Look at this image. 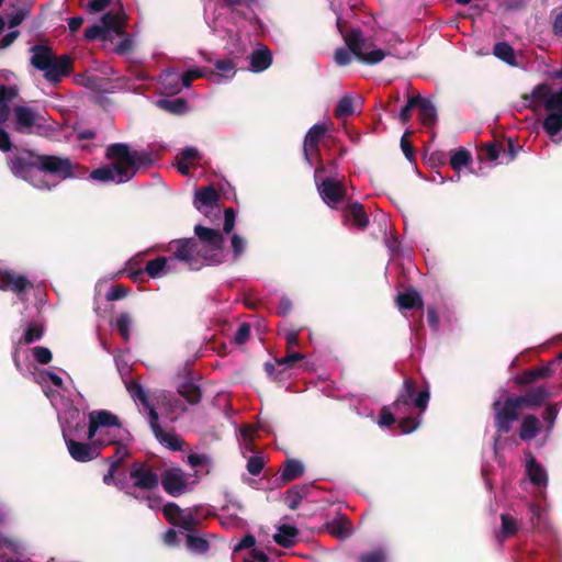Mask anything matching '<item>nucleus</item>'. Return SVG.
Wrapping results in <instances>:
<instances>
[{
  "label": "nucleus",
  "mask_w": 562,
  "mask_h": 562,
  "mask_svg": "<svg viewBox=\"0 0 562 562\" xmlns=\"http://www.w3.org/2000/svg\"><path fill=\"white\" fill-rule=\"evenodd\" d=\"M325 529L329 535L338 539L349 538L352 533L351 524L346 516H339L331 521H327Z\"/></svg>",
  "instance_id": "obj_26"
},
{
  "label": "nucleus",
  "mask_w": 562,
  "mask_h": 562,
  "mask_svg": "<svg viewBox=\"0 0 562 562\" xmlns=\"http://www.w3.org/2000/svg\"><path fill=\"white\" fill-rule=\"evenodd\" d=\"M37 169L60 179L76 177V173L74 172V165L67 157H59L55 155H38Z\"/></svg>",
  "instance_id": "obj_12"
},
{
  "label": "nucleus",
  "mask_w": 562,
  "mask_h": 562,
  "mask_svg": "<svg viewBox=\"0 0 562 562\" xmlns=\"http://www.w3.org/2000/svg\"><path fill=\"white\" fill-rule=\"evenodd\" d=\"M126 389L132 398L135 401H139L144 408L148 411V413L150 412V408H155L150 404L149 398L140 383L136 381H130L126 384Z\"/></svg>",
  "instance_id": "obj_38"
},
{
  "label": "nucleus",
  "mask_w": 562,
  "mask_h": 562,
  "mask_svg": "<svg viewBox=\"0 0 562 562\" xmlns=\"http://www.w3.org/2000/svg\"><path fill=\"white\" fill-rule=\"evenodd\" d=\"M18 88L15 86L0 85V103L9 104L18 97Z\"/></svg>",
  "instance_id": "obj_61"
},
{
  "label": "nucleus",
  "mask_w": 562,
  "mask_h": 562,
  "mask_svg": "<svg viewBox=\"0 0 562 562\" xmlns=\"http://www.w3.org/2000/svg\"><path fill=\"white\" fill-rule=\"evenodd\" d=\"M416 390L415 380L413 378H406L396 400L392 404L394 412L398 416L406 414L412 405L418 408L420 414L426 411L430 398L429 387L426 386L419 392H416Z\"/></svg>",
  "instance_id": "obj_8"
},
{
  "label": "nucleus",
  "mask_w": 562,
  "mask_h": 562,
  "mask_svg": "<svg viewBox=\"0 0 562 562\" xmlns=\"http://www.w3.org/2000/svg\"><path fill=\"white\" fill-rule=\"evenodd\" d=\"M335 63L340 66H348L352 61L351 52L347 48L339 47L335 50Z\"/></svg>",
  "instance_id": "obj_64"
},
{
  "label": "nucleus",
  "mask_w": 562,
  "mask_h": 562,
  "mask_svg": "<svg viewBox=\"0 0 562 562\" xmlns=\"http://www.w3.org/2000/svg\"><path fill=\"white\" fill-rule=\"evenodd\" d=\"M327 132L325 124H314L306 133L303 142V158L313 166L314 158H319V143Z\"/></svg>",
  "instance_id": "obj_17"
},
{
  "label": "nucleus",
  "mask_w": 562,
  "mask_h": 562,
  "mask_svg": "<svg viewBox=\"0 0 562 562\" xmlns=\"http://www.w3.org/2000/svg\"><path fill=\"white\" fill-rule=\"evenodd\" d=\"M30 52L31 65L44 71V78L53 85L59 83L64 77L72 72V58L67 54L56 56L50 46L43 44L31 46Z\"/></svg>",
  "instance_id": "obj_4"
},
{
  "label": "nucleus",
  "mask_w": 562,
  "mask_h": 562,
  "mask_svg": "<svg viewBox=\"0 0 562 562\" xmlns=\"http://www.w3.org/2000/svg\"><path fill=\"white\" fill-rule=\"evenodd\" d=\"M37 156L31 151H25L10 158L9 166L11 171L19 177H25L31 169H37Z\"/></svg>",
  "instance_id": "obj_21"
},
{
  "label": "nucleus",
  "mask_w": 562,
  "mask_h": 562,
  "mask_svg": "<svg viewBox=\"0 0 562 562\" xmlns=\"http://www.w3.org/2000/svg\"><path fill=\"white\" fill-rule=\"evenodd\" d=\"M358 562H386V555L383 550H373L359 555Z\"/></svg>",
  "instance_id": "obj_60"
},
{
  "label": "nucleus",
  "mask_w": 562,
  "mask_h": 562,
  "mask_svg": "<svg viewBox=\"0 0 562 562\" xmlns=\"http://www.w3.org/2000/svg\"><path fill=\"white\" fill-rule=\"evenodd\" d=\"M159 482L164 491L172 497H179L188 487V479L183 470L178 467L165 469Z\"/></svg>",
  "instance_id": "obj_15"
},
{
  "label": "nucleus",
  "mask_w": 562,
  "mask_h": 562,
  "mask_svg": "<svg viewBox=\"0 0 562 562\" xmlns=\"http://www.w3.org/2000/svg\"><path fill=\"white\" fill-rule=\"evenodd\" d=\"M170 260L183 263L191 271H199L203 267L223 263L218 254H209L204 245L195 237L173 239L168 245Z\"/></svg>",
  "instance_id": "obj_3"
},
{
  "label": "nucleus",
  "mask_w": 562,
  "mask_h": 562,
  "mask_svg": "<svg viewBox=\"0 0 562 562\" xmlns=\"http://www.w3.org/2000/svg\"><path fill=\"white\" fill-rule=\"evenodd\" d=\"M551 94L552 93H551L550 86L548 83H540L533 88L530 97L525 95L524 99L525 100L532 99L529 106L532 109H536V108H538L539 102L544 101V103H546L548 98H550Z\"/></svg>",
  "instance_id": "obj_39"
},
{
  "label": "nucleus",
  "mask_w": 562,
  "mask_h": 562,
  "mask_svg": "<svg viewBox=\"0 0 562 562\" xmlns=\"http://www.w3.org/2000/svg\"><path fill=\"white\" fill-rule=\"evenodd\" d=\"M186 409L187 408L183 405V403L181 402V400H179L177 397L169 398L166 402V414H167V416L169 417V419L171 422H173V420H176L178 418V414L177 413H184Z\"/></svg>",
  "instance_id": "obj_51"
},
{
  "label": "nucleus",
  "mask_w": 562,
  "mask_h": 562,
  "mask_svg": "<svg viewBox=\"0 0 562 562\" xmlns=\"http://www.w3.org/2000/svg\"><path fill=\"white\" fill-rule=\"evenodd\" d=\"M131 441L132 440H121L119 442H109V446L110 445L115 446V453L113 456L106 458L105 461L108 463H112V461H120V467H121L122 463L124 462V460L130 456L127 446Z\"/></svg>",
  "instance_id": "obj_47"
},
{
  "label": "nucleus",
  "mask_w": 562,
  "mask_h": 562,
  "mask_svg": "<svg viewBox=\"0 0 562 562\" xmlns=\"http://www.w3.org/2000/svg\"><path fill=\"white\" fill-rule=\"evenodd\" d=\"M521 147L517 145L516 140L508 138L506 144H501V151L506 158V162L513 161L517 157V153Z\"/></svg>",
  "instance_id": "obj_54"
},
{
  "label": "nucleus",
  "mask_w": 562,
  "mask_h": 562,
  "mask_svg": "<svg viewBox=\"0 0 562 562\" xmlns=\"http://www.w3.org/2000/svg\"><path fill=\"white\" fill-rule=\"evenodd\" d=\"M502 528L501 533L505 538L513 537L518 531L517 521L508 514L501 515Z\"/></svg>",
  "instance_id": "obj_49"
},
{
  "label": "nucleus",
  "mask_w": 562,
  "mask_h": 562,
  "mask_svg": "<svg viewBox=\"0 0 562 562\" xmlns=\"http://www.w3.org/2000/svg\"><path fill=\"white\" fill-rule=\"evenodd\" d=\"M337 27L342 34L348 49L361 63L375 65L382 61L386 56L383 49L373 48V42L370 38L364 37L359 27L351 29L349 32L344 33L342 22L340 19L337 20Z\"/></svg>",
  "instance_id": "obj_7"
},
{
  "label": "nucleus",
  "mask_w": 562,
  "mask_h": 562,
  "mask_svg": "<svg viewBox=\"0 0 562 562\" xmlns=\"http://www.w3.org/2000/svg\"><path fill=\"white\" fill-rule=\"evenodd\" d=\"M194 234L195 240H200L209 254L221 255L220 252L223 250L225 239L220 231L195 225Z\"/></svg>",
  "instance_id": "obj_19"
},
{
  "label": "nucleus",
  "mask_w": 562,
  "mask_h": 562,
  "mask_svg": "<svg viewBox=\"0 0 562 562\" xmlns=\"http://www.w3.org/2000/svg\"><path fill=\"white\" fill-rule=\"evenodd\" d=\"M308 490L307 485H294L289 488L284 495L286 506L292 510L297 509L302 499L307 496Z\"/></svg>",
  "instance_id": "obj_34"
},
{
  "label": "nucleus",
  "mask_w": 562,
  "mask_h": 562,
  "mask_svg": "<svg viewBox=\"0 0 562 562\" xmlns=\"http://www.w3.org/2000/svg\"><path fill=\"white\" fill-rule=\"evenodd\" d=\"M171 261L170 260V257L169 258H166V257H157L153 260H149L147 261L146 266H145V272L150 277V278H158L161 272L166 271V270H170V267L168 266V262Z\"/></svg>",
  "instance_id": "obj_41"
},
{
  "label": "nucleus",
  "mask_w": 562,
  "mask_h": 562,
  "mask_svg": "<svg viewBox=\"0 0 562 562\" xmlns=\"http://www.w3.org/2000/svg\"><path fill=\"white\" fill-rule=\"evenodd\" d=\"M132 318L128 313H121L115 321V327L124 340H128Z\"/></svg>",
  "instance_id": "obj_50"
},
{
  "label": "nucleus",
  "mask_w": 562,
  "mask_h": 562,
  "mask_svg": "<svg viewBox=\"0 0 562 562\" xmlns=\"http://www.w3.org/2000/svg\"><path fill=\"white\" fill-rule=\"evenodd\" d=\"M97 436L104 446H109V442L132 440V435L123 427L120 418L106 409L89 413L87 439L92 440Z\"/></svg>",
  "instance_id": "obj_5"
},
{
  "label": "nucleus",
  "mask_w": 562,
  "mask_h": 562,
  "mask_svg": "<svg viewBox=\"0 0 562 562\" xmlns=\"http://www.w3.org/2000/svg\"><path fill=\"white\" fill-rule=\"evenodd\" d=\"M32 288L33 284L31 281L13 270H5L0 273V289L2 291H11L20 296Z\"/></svg>",
  "instance_id": "obj_20"
},
{
  "label": "nucleus",
  "mask_w": 562,
  "mask_h": 562,
  "mask_svg": "<svg viewBox=\"0 0 562 562\" xmlns=\"http://www.w3.org/2000/svg\"><path fill=\"white\" fill-rule=\"evenodd\" d=\"M183 512L184 510L182 508H180L179 505H177L176 503H172V502L167 503L162 507V514H164L165 518L173 526H177Z\"/></svg>",
  "instance_id": "obj_48"
},
{
  "label": "nucleus",
  "mask_w": 562,
  "mask_h": 562,
  "mask_svg": "<svg viewBox=\"0 0 562 562\" xmlns=\"http://www.w3.org/2000/svg\"><path fill=\"white\" fill-rule=\"evenodd\" d=\"M201 525V520L190 512H183L180 517L177 527L187 531V533L196 532L198 527Z\"/></svg>",
  "instance_id": "obj_45"
},
{
  "label": "nucleus",
  "mask_w": 562,
  "mask_h": 562,
  "mask_svg": "<svg viewBox=\"0 0 562 562\" xmlns=\"http://www.w3.org/2000/svg\"><path fill=\"white\" fill-rule=\"evenodd\" d=\"M250 67L254 72H261L272 64V54L268 47L256 49L249 56Z\"/></svg>",
  "instance_id": "obj_28"
},
{
  "label": "nucleus",
  "mask_w": 562,
  "mask_h": 562,
  "mask_svg": "<svg viewBox=\"0 0 562 562\" xmlns=\"http://www.w3.org/2000/svg\"><path fill=\"white\" fill-rule=\"evenodd\" d=\"M540 431V422L535 415H527L524 417L520 428L519 437L521 440H529L535 438Z\"/></svg>",
  "instance_id": "obj_35"
},
{
  "label": "nucleus",
  "mask_w": 562,
  "mask_h": 562,
  "mask_svg": "<svg viewBox=\"0 0 562 562\" xmlns=\"http://www.w3.org/2000/svg\"><path fill=\"white\" fill-rule=\"evenodd\" d=\"M63 438L70 457L80 463H86L97 459L101 454V450L105 447L98 438L89 440V442H80L69 437L67 430L63 429Z\"/></svg>",
  "instance_id": "obj_11"
},
{
  "label": "nucleus",
  "mask_w": 562,
  "mask_h": 562,
  "mask_svg": "<svg viewBox=\"0 0 562 562\" xmlns=\"http://www.w3.org/2000/svg\"><path fill=\"white\" fill-rule=\"evenodd\" d=\"M395 415L397 414L394 412L392 405L383 406L380 411V425L384 427L393 425L396 422Z\"/></svg>",
  "instance_id": "obj_59"
},
{
  "label": "nucleus",
  "mask_w": 562,
  "mask_h": 562,
  "mask_svg": "<svg viewBox=\"0 0 562 562\" xmlns=\"http://www.w3.org/2000/svg\"><path fill=\"white\" fill-rule=\"evenodd\" d=\"M105 158L112 160V162L92 170L90 172L92 180L125 183L136 176L139 165L150 161L147 154L131 151L130 146L125 143L109 145L105 150Z\"/></svg>",
  "instance_id": "obj_1"
},
{
  "label": "nucleus",
  "mask_w": 562,
  "mask_h": 562,
  "mask_svg": "<svg viewBox=\"0 0 562 562\" xmlns=\"http://www.w3.org/2000/svg\"><path fill=\"white\" fill-rule=\"evenodd\" d=\"M304 358L303 353L293 352L288 349V352L284 357L276 359V363L280 367L292 368L297 361H301Z\"/></svg>",
  "instance_id": "obj_55"
},
{
  "label": "nucleus",
  "mask_w": 562,
  "mask_h": 562,
  "mask_svg": "<svg viewBox=\"0 0 562 562\" xmlns=\"http://www.w3.org/2000/svg\"><path fill=\"white\" fill-rule=\"evenodd\" d=\"M220 200V194L213 186L201 188L195 192L194 205L201 210V205L214 206Z\"/></svg>",
  "instance_id": "obj_32"
},
{
  "label": "nucleus",
  "mask_w": 562,
  "mask_h": 562,
  "mask_svg": "<svg viewBox=\"0 0 562 562\" xmlns=\"http://www.w3.org/2000/svg\"><path fill=\"white\" fill-rule=\"evenodd\" d=\"M33 357L41 364H48L53 359L52 351L44 346H36L32 349Z\"/></svg>",
  "instance_id": "obj_58"
},
{
  "label": "nucleus",
  "mask_w": 562,
  "mask_h": 562,
  "mask_svg": "<svg viewBox=\"0 0 562 562\" xmlns=\"http://www.w3.org/2000/svg\"><path fill=\"white\" fill-rule=\"evenodd\" d=\"M337 27L342 34L348 49L361 63L375 65L382 61L386 56L383 49L373 48V42L370 38L364 37L359 27L351 29L349 32L344 33L342 22L340 19L337 20Z\"/></svg>",
  "instance_id": "obj_6"
},
{
  "label": "nucleus",
  "mask_w": 562,
  "mask_h": 562,
  "mask_svg": "<svg viewBox=\"0 0 562 562\" xmlns=\"http://www.w3.org/2000/svg\"><path fill=\"white\" fill-rule=\"evenodd\" d=\"M420 420L414 416H406L398 420V428L402 434H411L418 428Z\"/></svg>",
  "instance_id": "obj_56"
},
{
  "label": "nucleus",
  "mask_w": 562,
  "mask_h": 562,
  "mask_svg": "<svg viewBox=\"0 0 562 562\" xmlns=\"http://www.w3.org/2000/svg\"><path fill=\"white\" fill-rule=\"evenodd\" d=\"M14 113V131L20 134H36L40 136L47 135L50 127L46 124L44 116L38 114L33 108L25 105H15Z\"/></svg>",
  "instance_id": "obj_10"
},
{
  "label": "nucleus",
  "mask_w": 562,
  "mask_h": 562,
  "mask_svg": "<svg viewBox=\"0 0 562 562\" xmlns=\"http://www.w3.org/2000/svg\"><path fill=\"white\" fill-rule=\"evenodd\" d=\"M395 303L401 311L406 310H423L424 308V300L420 293L414 289L409 288L404 292H400L395 297Z\"/></svg>",
  "instance_id": "obj_22"
},
{
  "label": "nucleus",
  "mask_w": 562,
  "mask_h": 562,
  "mask_svg": "<svg viewBox=\"0 0 562 562\" xmlns=\"http://www.w3.org/2000/svg\"><path fill=\"white\" fill-rule=\"evenodd\" d=\"M471 160V153L468 149L461 147L452 154L450 158V165L453 170L460 171L463 167H467Z\"/></svg>",
  "instance_id": "obj_44"
},
{
  "label": "nucleus",
  "mask_w": 562,
  "mask_h": 562,
  "mask_svg": "<svg viewBox=\"0 0 562 562\" xmlns=\"http://www.w3.org/2000/svg\"><path fill=\"white\" fill-rule=\"evenodd\" d=\"M479 155L482 160L486 159L490 161H495L501 155V145L496 143L485 144L483 147H481Z\"/></svg>",
  "instance_id": "obj_52"
},
{
  "label": "nucleus",
  "mask_w": 562,
  "mask_h": 562,
  "mask_svg": "<svg viewBox=\"0 0 562 562\" xmlns=\"http://www.w3.org/2000/svg\"><path fill=\"white\" fill-rule=\"evenodd\" d=\"M149 427L155 438L165 447L172 451H181L183 440L175 431H166L159 424V416L155 408L149 412Z\"/></svg>",
  "instance_id": "obj_18"
},
{
  "label": "nucleus",
  "mask_w": 562,
  "mask_h": 562,
  "mask_svg": "<svg viewBox=\"0 0 562 562\" xmlns=\"http://www.w3.org/2000/svg\"><path fill=\"white\" fill-rule=\"evenodd\" d=\"M304 465L296 459H286L283 464L280 481L285 484L301 477L304 474Z\"/></svg>",
  "instance_id": "obj_30"
},
{
  "label": "nucleus",
  "mask_w": 562,
  "mask_h": 562,
  "mask_svg": "<svg viewBox=\"0 0 562 562\" xmlns=\"http://www.w3.org/2000/svg\"><path fill=\"white\" fill-rule=\"evenodd\" d=\"M299 529L291 525H280L277 532L273 535V540L277 544L283 548H291L297 541Z\"/></svg>",
  "instance_id": "obj_25"
},
{
  "label": "nucleus",
  "mask_w": 562,
  "mask_h": 562,
  "mask_svg": "<svg viewBox=\"0 0 562 562\" xmlns=\"http://www.w3.org/2000/svg\"><path fill=\"white\" fill-rule=\"evenodd\" d=\"M44 333L45 329L43 325L38 323H30L19 342L30 345L34 341L41 340L44 336Z\"/></svg>",
  "instance_id": "obj_42"
},
{
  "label": "nucleus",
  "mask_w": 562,
  "mask_h": 562,
  "mask_svg": "<svg viewBox=\"0 0 562 562\" xmlns=\"http://www.w3.org/2000/svg\"><path fill=\"white\" fill-rule=\"evenodd\" d=\"M520 408H536L541 406L550 397L549 391L544 386H537L527 391L524 395H516Z\"/></svg>",
  "instance_id": "obj_23"
},
{
  "label": "nucleus",
  "mask_w": 562,
  "mask_h": 562,
  "mask_svg": "<svg viewBox=\"0 0 562 562\" xmlns=\"http://www.w3.org/2000/svg\"><path fill=\"white\" fill-rule=\"evenodd\" d=\"M186 544L187 548L195 554H205L211 547L209 540L200 535L199 531L187 533Z\"/></svg>",
  "instance_id": "obj_33"
},
{
  "label": "nucleus",
  "mask_w": 562,
  "mask_h": 562,
  "mask_svg": "<svg viewBox=\"0 0 562 562\" xmlns=\"http://www.w3.org/2000/svg\"><path fill=\"white\" fill-rule=\"evenodd\" d=\"M127 18L123 9L119 11H109L100 18V23L92 24L85 30L83 38L88 42L93 41H113L114 36L121 38L114 48L117 55H126L133 49V41L130 34L125 32Z\"/></svg>",
  "instance_id": "obj_2"
},
{
  "label": "nucleus",
  "mask_w": 562,
  "mask_h": 562,
  "mask_svg": "<svg viewBox=\"0 0 562 562\" xmlns=\"http://www.w3.org/2000/svg\"><path fill=\"white\" fill-rule=\"evenodd\" d=\"M344 217L351 221L358 229H366L369 225V217L362 204L355 202L347 206L344 212Z\"/></svg>",
  "instance_id": "obj_24"
},
{
  "label": "nucleus",
  "mask_w": 562,
  "mask_h": 562,
  "mask_svg": "<svg viewBox=\"0 0 562 562\" xmlns=\"http://www.w3.org/2000/svg\"><path fill=\"white\" fill-rule=\"evenodd\" d=\"M420 95L409 97L407 103L401 109L398 119L402 123H407L412 119V110L417 108Z\"/></svg>",
  "instance_id": "obj_53"
},
{
  "label": "nucleus",
  "mask_w": 562,
  "mask_h": 562,
  "mask_svg": "<svg viewBox=\"0 0 562 562\" xmlns=\"http://www.w3.org/2000/svg\"><path fill=\"white\" fill-rule=\"evenodd\" d=\"M157 106L168 113L175 114V115H181L186 113L188 109V102L183 98H176V99H159L157 101Z\"/></svg>",
  "instance_id": "obj_36"
},
{
  "label": "nucleus",
  "mask_w": 562,
  "mask_h": 562,
  "mask_svg": "<svg viewBox=\"0 0 562 562\" xmlns=\"http://www.w3.org/2000/svg\"><path fill=\"white\" fill-rule=\"evenodd\" d=\"M161 88L168 94H176L184 87L182 86L181 77L176 74L168 72L161 80Z\"/></svg>",
  "instance_id": "obj_43"
},
{
  "label": "nucleus",
  "mask_w": 562,
  "mask_h": 562,
  "mask_svg": "<svg viewBox=\"0 0 562 562\" xmlns=\"http://www.w3.org/2000/svg\"><path fill=\"white\" fill-rule=\"evenodd\" d=\"M548 115L543 121V128L550 136L562 131V88L548 98L544 104Z\"/></svg>",
  "instance_id": "obj_14"
},
{
  "label": "nucleus",
  "mask_w": 562,
  "mask_h": 562,
  "mask_svg": "<svg viewBox=\"0 0 562 562\" xmlns=\"http://www.w3.org/2000/svg\"><path fill=\"white\" fill-rule=\"evenodd\" d=\"M178 393L182 396L190 405H195L201 401L202 392L198 384L192 380L187 379L178 386Z\"/></svg>",
  "instance_id": "obj_31"
},
{
  "label": "nucleus",
  "mask_w": 562,
  "mask_h": 562,
  "mask_svg": "<svg viewBox=\"0 0 562 562\" xmlns=\"http://www.w3.org/2000/svg\"><path fill=\"white\" fill-rule=\"evenodd\" d=\"M128 294V289L122 284H115L112 285L109 291L106 292V300L108 301H116L124 299Z\"/></svg>",
  "instance_id": "obj_63"
},
{
  "label": "nucleus",
  "mask_w": 562,
  "mask_h": 562,
  "mask_svg": "<svg viewBox=\"0 0 562 562\" xmlns=\"http://www.w3.org/2000/svg\"><path fill=\"white\" fill-rule=\"evenodd\" d=\"M317 190L322 200L331 209L345 200L346 187L339 180L328 177L317 183Z\"/></svg>",
  "instance_id": "obj_16"
},
{
  "label": "nucleus",
  "mask_w": 562,
  "mask_h": 562,
  "mask_svg": "<svg viewBox=\"0 0 562 562\" xmlns=\"http://www.w3.org/2000/svg\"><path fill=\"white\" fill-rule=\"evenodd\" d=\"M527 474L530 482L536 486H544L548 483V476L542 465L536 460L533 456L527 461Z\"/></svg>",
  "instance_id": "obj_29"
},
{
  "label": "nucleus",
  "mask_w": 562,
  "mask_h": 562,
  "mask_svg": "<svg viewBox=\"0 0 562 562\" xmlns=\"http://www.w3.org/2000/svg\"><path fill=\"white\" fill-rule=\"evenodd\" d=\"M552 366H553V363L551 361L547 366H542V367H538V368H535V369L526 370L516 379V383L518 385H527V384L533 383L535 381H537L539 379L548 378L553 372Z\"/></svg>",
  "instance_id": "obj_27"
},
{
  "label": "nucleus",
  "mask_w": 562,
  "mask_h": 562,
  "mask_svg": "<svg viewBox=\"0 0 562 562\" xmlns=\"http://www.w3.org/2000/svg\"><path fill=\"white\" fill-rule=\"evenodd\" d=\"M417 108L419 110V120L424 125L428 126L435 123L437 119V111L429 100L420 97Z\"/></svg>",
  "instance_id": "obj_37"
},
{
  "label": "nucleus",
  "mask_w": 562,
  "mask_h": 562,
  "mask_svg": "<svg viewBox=\"0 0 562 562\" xmlns=\"http://www.w3.org/2000/svg\"><path fill=\"white\" fill-rule=\"evenodd\" d=\"M265 467V460L260 456H252L248 459L247 470L251 475H259Z\"/></svg>",
  "instance_id": "obj_62"
},
{
  "label": "nucleus",
  "mask_w": 562,
  "mask_h": 562,
  "mask_svg": "<svg viewBox=\"0 0 562 562\" xmlns=\"http://www.w3.org/2000/svg\"><path fill=\"white\" fill-rule=\"evenodd\" d=\"M206 76V70L203 68L189 69L181 76L182 86L189 88L193 80Z\"/></svg>",
  "instance_id": "obj_57"
},
{
  "label": "nucleus",
  "mask_w": 562,
  "mask_h": 562,
  "mask_svg": "<svg viewBox=\"0 0 562 562\" xmlns=\"http://www.w3.org/2000/svg\"><path fill=\"white\" fill-rule=\"evenodd\" d=\"M492 409L494 412V427L497 434L495 441H497L502 435L508 434L512 430L513 423L518 420L521 408L516 395H512L504 401H494Z\"/></svg>",
  "instance_id": "obj_9"
},
{
  "label": "nucleus",
  "mask_w": 562,
  "mask_h": 562,
  "mask_svg": "<svg viewBox=\"0 0 562 562\" xmlns=\"http://www.w3.org/2000/svg\"><path fill=\"white\" fill-rule=\"evenodd\" d=\"M353 113V100L350 95L346 94L338 101L334 115L336 119H344L352 115Z\"/></svg>",
  "instance_id": "obj_46"
},
{
  "label": "nucleus",
  "mask_w": 562,
  "mask_h": 562,
  "mask_svg": "<svg viewBox=\"0 0 562 562\" xmlns=\"http://www.w3.org/2000/svg\"><path fill=\"white\" fill-rule=\"evenodd\" d=\"M130 477L133 481V487L142 491H154L159 486V474L146 462H133L130 467Z\"/></svg>",
  "instance_id": "obj_13"
},
{
  "label": "nucleus",
  "mask_w": 562,
  "mask_h": 562,
  "mask_svg": "<svg viewBox=\"0 0 562 562\" xmlns=\"http://www.w3.org/2000/svg\"><path fill=\"white\" fill-rule=\"evenodd\" d=\"M493 54L508 65H516V54L514 48L506 42H498L494 45Z\"/></svg>",
  "instance_id": "obj_40"
}]
</instances>
